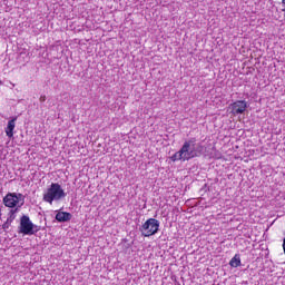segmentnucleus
Here are the masks:
<instances>
[{
    "instance_id": "obj_9",
    "label": "nucleus",
    "mask_w": 285,
    "mask_h": 285,
    "mask_svg": "<svg viewBox=\"0 0 285 285\" xmlns=\"http://www.w3.org/2000/svg\"><path fill=\"white\" fill-rule=\"evenodd\" d=\"M229 265H230L233 268H237V266H240V265H242V259L239 258V255H235V256L230 259Z\"/></svg>"
},
{
    "instance_id": "obj_12",
    "label": "nucleus",
    "mask_w": 285,
    "mask_h": 285,
    "mask_svg": "<svg viewBox=\"0 0 285 285\" xmlns=\"http://www.w3.org/2000/svg\"><path fill=\"white\" fill-rule=\"evenodd\" d=\"M11 225H12V223H9L8 220H6V223H3V225H2V229L8 230V228H10Z\"/></svg>"
},
{
    "instance_id": "obj_10",
    "label": "nucleus",
    "mask_w": 285,
    "mask_h": 285,
    "mask_svg": "<svg viewBox=\"0 0 285 285\" xmlns=\"http://www.w3.org/2000/svg\"><path fill=\"white\" fill-rule=\"evenodd\" d=\"M171 161H184V154L181 153V149L177 153H175L171 157H170Z\"/></svg>"
},
{
    "instance_id": "obj_14",
    "label": "nucleus",
    "mask_w": 285,
    "mask_h": 285,
    "mask_svg": "<svg viewBox=\"0 0 285 285\" xmlns=\"http://www.w3.org/2000/svg\"><path fill=\"white\" fill-rule=\"evenodd\" d=\"M282 3L284 6L283 12H285V0H282Z\"/></svg>"
},
{
    "instance_id": "obj_13",
    "label": "nucleus",
    "mask_w": 285,
    "mask_h": 285,
    "mask_svg": "<svg viewBox=\"0 0 285 285\" xmlns=\"http://www.w3.org/2000/svg\"><path fill=\"white\" fill-rule=\"evenodd\" d=\"M39 101L43 104V101H46V96H40Z\"/></svg>"
},
{
    "instance_id": "obj_3",
    "label": "nucleus",
    "mask_w": 285,
    "mask_h": 285,
    "mask_svg": "<svg viewBox=\"0 0 285 285\" xmlns=\"http://www.w3.org/2000/svg\"><path fill=\"white\" fill-rule=\"evenodd\" d=\"M142 237H153L159 233V220L155 218H149L145 224L139 228Z\"/></svg>"
},
{
    "instance_id": "obj_6",
    "label": "nucleus",
    "mask_w": 285,
    "mask_h": 285,
    "mask_svg": "<svg viewBox=\"0 0 285 285\" xmlns=\"http://www.w3.org/2000/svg\"><path fill=\"white\" fill-rule=\"evenodd\" d=\"M230 108L234 115H244L246 108H248V104L245 100H237L230 105Z\"/></svg>"
},
{
    "instance_id": "obj_1",
    "label": "nucleus",
    "mask_w": 285,
    "mask_h": 285,
    "mask_svg": "<svg viewBox=\"0 0 285 285\" xmlns=\"http://www.w3.org/2000/svg\"><path fill=\"white\" fill-rule=\"evenodd\" d=\"M204 147L197 144L195 138H191L184 142L183 147L180 148V153H183L184 161H188L189 159H194V157L198 156V153H202Z\"/></svg>"
},
{
    "instance_id": "obj_8",
    "label": "nucleus",
    "mask_w": 285,
    "mask_h": 285,
    "mask_svg": "<svg viewBox=\"0 0 285 285\" xmlns=\"http://www.w3.org/2000/svg\"><path fill=\"white\" fill-rule=\"evenodd\" d=\"M56 219L57 222H70V219H72V214L68 212H59L56 215Z\"/></svg>"
},
{
    "instance_id": "obj_2",
    "label": "nucleus",
    "mask_w": 285,
    "mask_h": 285,
    "mask_svg": "<svg viewBox=\"0 0 285 285\" xmlns=\"http://www.w3.org/2000/svg\"><path fill=\"white\" fill-rule=\"evenodd\" d=\"M63 197H66V191H63L61 185L52 183L50 188L43 195V200L48 204H52V202H59V199H63Z\"/></svg>"
},
{
    "instance_id": "obj_4",
    "label": "nucleus",
    "mask_w": 285,
    "mask_h": 285,
    "mask_svg": "<svg viewBox=\"0 0 285 285\" xmlns=\"http://www.w3.org/2000/svg\"><path fill=\"white\" fill-rule=\"evenodd\" d=\"M19 233L22 235H35V233H39V227L32 224L30 216L23 215L20 218Z\"/></svg>"
},
{
    "instance_id": "obj_5",
    "label": "nucleus",
    "mask_w": 285,
    "mask_h": 285,
    "mask_svg": "<svg viewBox=\"0 0 285 285\" xmlns=\"http://www.w3.org/2000/svg\"><path fill=\"white\" fill-rule=\"evenodd\" d=\"M21 197H23L22 194L9 193L3 198V204L7 208H14L17 204H19V199H21Z\"/></svg>"
},
{
    "instance_id": "obj_11",
    "label": "nucleus",
    "mask_w": 285,
    "mask_h": 285,
    "mask_svg": "<svg viewBox=\"0 0 285 285\" xmlns=\"http://www.w3.org/2000/svg\"><path fill=\"white\" fill-rule=\"evenodd\" d=\"M17 210H19V208L10 210L9 217L7 218V222H9V224H12V222H14V219L17 218Z\"/></svg>"
},
{
    "instance_id": "obj_7",
    "label": "nucleus",
    "mask_w": 285,
    "mask_h": 285,
    "mask_svg": "<svg viewBox=\"0 0 285 285\" xmlns=\"http://www.w3.org/2000/svg\"><path fill=\"white\" fill-rule=\"evenodd\" d=\"M16 124H17V117H13L11 120L8 121V125L6 128V135L10 139H12V137H14V128L17 126Z\"/></svg>"
}]
</instances>
